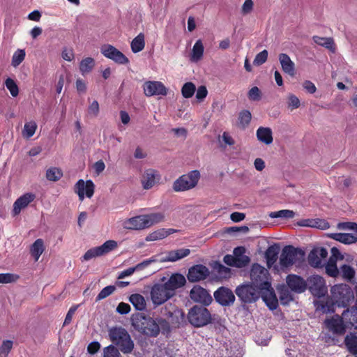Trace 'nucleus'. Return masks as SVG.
Listing matches in <instances>:
<instances>
[{"label": "nucleus", "instance_id": "obj_1", "mask_svg": "<svg viewBox=\"0 0 357 357\" xmlns=\"http://www.w3.org/2000/svg\"><path fill=\"white\" fill-rule=\"evenodd\" d=\"M268 271L259 264L252 265L250 271L251 283L262 291V299L271 310H275L278 305V300L271 284L268 280Z\"/></svg>", "mask_w": 357, "mask_h": 357}, {"label": "nucleus", "instance_id": "obj_2", "mask_svg": "<svg viewBox=\"0 0 357 357\" xmlns=\"http://www.w3.org/2000/svg\"><path fill=\"white\" fill-rule=\"evenodd\" d=\"M132 326L139 333L149 337H156L159 335V328L156 319L137 313L131 318Z\"/></svg>", "mask_w": 357, "mask_h": 357}, {"label": "nucleus", "instance_id": "obj_3", "mask_svg": "<svg viewBox=\"0 0 357 357\" xmlns=\"http://www.w3.org/2000/svg\"><path fill=\"white\" fill-rule=\"evenodd\" d=\"M111 341L118 346L123 354H130L135 344L128 332L122 327H114L109 331Z\"/></svg>", "mask_w": 357, "mask_h": 357}, {"label": "nucleus", "instance_id": "obj_4", "mask_svg": "<svg viewBox=\"0 0 357 357\" xmlns=\"http://www.w3.org/2000/svg\"><path fill=\"white\" fill-rule=\"evenodd\" d=\"M304 252L299 248L292 245H287L283 248L279 258L280 265L282 269L289 268L294 264L303 261Z\"/></svg>", "mask_w": 357, "mask_h": 357}, {"label": "nucleus", "instance_id": "obj_5", "mask_svg": "<svg viewBox=\"0 0 357 357\" xmlns=\"http://www.w3.org/2000/svg\"><path fill=\"white\" fill-rule=\"evenodd\" d=\"M235 294L239 300L244 303H252L262 298V291L251 282L238 285L235 289Z\"/></svg>", "mask_w": 357, "mask_h": 357}, {"label": "nucleus", "instance_id": "obj_6", "mask_svg": "<svg viewBox=\"0 0 357 357\" xmlns=\"http://www.w3.org/2000/svg\"><path fill=\"white\" fill-rule=\"evenodd\" d=\"M188 319L193 326L203 327L211 323V314L205 307L195 305L189 310Z\"/></svg>", "mask_w": 357, "mask_h": 357}, {"label": "nucleus", "instance_id": "obj_7", "mask_svg": "<svg viewBox=\"0 0 357 357\" xmlns=\"http://www.w3.org/2000/svg\"><path fill=\"white\" fill-rule=\"evenodd\" d=\"M331 293L334 302L339 306H347L354 298L351 288L346 284L334 285L331 287Z\"/></svg>", "mask_w": 357, "mask_h": 357}, {"label": "nucleus", "instance_id": "obj_8", "mask_svg": "<svg viewBox=\"0 0 357 357\" xmlns=\"http://www.w3.org/2000/svg\"><path fill=\"white\" fill-rule=\"evenodd\" d=\"M200 178L199 172L193 170L187 174H183L177 178L173 183V190L175 192L186 191L195 188Z\"/></svg>", "mask_w": 357, "mask_h": 357}, {"label": "nucleus", "instance_id": "obj_9", "mask_svg": "<svg viewBox=\"0 0 357 357\" xmlns=\"http://www.w3.org/2000/svg\"><path fill=\"white\" fill-rule=\"evenodd\" d=\"M348 310L342 313V317L335 315L331 319L325 321V324L330 331L337 335H342L346 333L347 328L354 326L351 322H345L344 319L347 314Z\"/></svg>", "mask_w": 357, "mask_h": 357}, {"label": "nucleus", "instance_id": "obj_10", "mask_svg": "<svg viewBox=\"0 0 357 357\" xmlns=\"http://www.w3.org/2000/svg\"><path fill=\"white\" fill-rule=\"evenodd\" d=\"M172 296L174 295L165 283L155 284L151 288V297L155 305H162Z\"/></svg>", "mask_w": 357, "mask_h": 357}, {"label": "nucleus", "instance_id": "obj_11", "mask_svg": "<svg viewBox=\"0 0 357 357\" xmlns=\"http://www.w3.org/2000/svg\"><path fill=\"white\" fill-rule=\"evenodd\" d=\"M327 256L328 251L326 248L321 247L314 248L308 255V263L314 268L322 267L325 264Z\"/></svg>", "mask_w": 357, "mask_h": 357}, {"label": "nucleus", "instance_id": "obj_12", "mask_svg": "<svg viewBox=\"0 0 357 357\" xmlns=\"http://www.w3.org/2000/svg\"><path fill=\"white\" fill-rule=\"evenodd\" d=\"M190 297L195 303L209 305L213 298L208 291L199 285H195L190 291Z\"/></svg>", "mask_w": 357, "mask_h": 357}, {"label": "nucleus", "instance_id": "obj_13", "mask_svg": "<svg viewBox=\"0 0 357 357\" xmlns=\"http://www.w3.org/2000/svg\"><path fill=\"white\" fill-rule=\"evenodd\" d=\"M309 289L311 293L318 297H322L327 293V287L324 279L319 275H312L309 280Z\"/></svg>", "mask_w": 357, "mask_h": 357}, {"label": "nucleus", "instance_id": "obj_14", "mask_svg": "<svg viewBox=\"0 0 357 357\" xmlns=\"http://www.w3.org/2000/svg\"><path fill=\"white\" fill-rule=\"evenodd\" d=\"M144 93L147 97L153 96H166L167 89L159 81H146L143 84Z\"/></svg>", "mask_w": 357, "mask_h": 357}, {"label": "nucleus", "instance_id": "obj_15", "mask_svg": "<svg viewBox=\"0 0 357 357\" xmlns=\"http://www.w3.org/2000/svg\"><path fill=\"white\" fill-rule=\"evenodd\" d=\"M100 52L105 57L113 60L116 63L126 64L129 62L128 59L121 52L111 45H102Z\"/></svg>", "mask_w": 357, "mask_h": 357}, {"label": "nucleus", "instance_id": "obj_16", "mask_svg": "<svg viewBox=\"0 0 357 357\" xmlns=\"http://www.w3.org/2000/svg\"><path fill=\"white\" fill-rule=\"evenodd\" d=\"M215 300L222 306H230L235 301L233 291L225 287H219L213 294Z\"/></svg>", "mask_w": 357, "mask_h": 357}, {"label": "nucleus", "instance_id": "obj_17", "mask_svg": "<svg viewBox=\"0 0 357 357\" xmlns=\"http://www.w3.org/2000/svg\"><path fill=\"white\" fill-rule=\"evenodd\" d=\"M95 185L92 181H84L79 179L75 185V192L78 195L79 199L83 201L84 196L91 198L94 193Z\"/></svg>", "mask_w": 357, "mask_h": 357}, {"label": "nucleus", "instance_id": "obj_18", "mask_svg": "<svg viewBox=\"0 0 357 357\" xmlns=\"http://www.w3.org/2000/svg\"><path fill=\"white\" fill-rule=\"evenodd\" d=\"M209 273L210 271L206 266L197 264L189 268L187 278L191 282H197L205 280Z\"/></svg>", "mask_w": 357, "mask_h": 357}, {"label": "nucleus", "instance_id": "obj_19", "mask_svg": "<svg viewBox=\"0 0 357 357\" xmlns=\"http://www.w3.org/2000/svg\"><path fill=\"white\" fill-rule=\"evenodd\" d=\"M286 282L288 287L295 293L301 294L305 291L307 283L301 276L289 274L287 276Z\"/></svg>", "mask_w": 357, "mask_h": 357}, {"label": "nucleus", "instance_id": "obj_20", "mask_svg": "<svg viewBox=\"0 0 357 357\" xmlns=\"http://www.w3.org/2000/svg\"><path fill=\"white\" fill-rule=\"evenodd\" d=\"M35 199L36 195L32 192L25 193L20 197L13 204V215L15 216L18 215L22 209L25 208Z\"/></svg>", "mask_w": 357, "mask_h": 357}, {"label": "nucleus", "instance_id": "obj_21", "mask_svg": "<svg viewBox=\"0 0 357 357\" xmlns=\"http://www.w3.org/2000/svg\"><path fill=\"white\" fill-rule=\"evenodd\" d=\"M160 178L158 172L153 169H146L142 175V183L144 189L151 188Z\"/></svg>", "mask_w": 357, "mask_h": 357}, {"label": "nucleus", "instance_id": "obj_22", "mask_svg": "<svg viewBox=\"0 0 357 357\" xmlns=\"http://www.w3.org/2000/svg\"><path fill=\"white\" fill-rule=\"evenodd\" d=\"M125 228L128 229H143L148 228L145 215H138L126 220L124 224Z\"/></svg>", "mask_w": 357, "mask_h": 357}, {"label": "nucleus", "instance_id": "obj_23", "mask_svg": "<svg viewBox=\"0 0 357 357\" xmlns=\"http://www.w3.org/2000/svg\"><path fill=\"white\" fill-rule=\"evenodd\" d=\"M190 253V249L181 248L174 250H171L166 253V255L162 258L161 261L162 262H174L180 260Z\"/></svg>", "mask_w": 357, "mask_h": 357}, {"label": "nucleus", "instance_id": "obj_24", "mask_svg": "<svg viewBox=\"0 0 357 357\" xmlns=\"http://www.w3.org/2000/svg\"><path fill=\"white\" fill-rule=\"evenodd\" d=\"M185 282L186 280L183 275L180 273H174L172 274L165 283L174 296L175 290L184 286Z\"/></svg>", "mask_w": 357, "mask_h": 357}, {"label": "nucleus", "instance_id": "obj_25", "mask_svg": "<svg viewBox=\"0 0 357 357\" xmlns=\"http://www.w3.org/2000/svg\"><path fill=\"white\" fill-rule=\"evenodd\" d=\"M278 59L284 73L294 76L295 75V64L290 57L287 54L281 53L278 56Z\"/></svg>", "mask_w": 357, "mask_h": 357}, {"label": "nucleus", "instance_id": "obj_26", "mask_svg": "<svg viewBox=\"0 0 357 357\" xmlns=\"http://www.w3.org/2000/svg\"><path fill=\"white\" fill-rule=\"evenodd\" d=\"M298 225L302 227H315L321 229L329 228V223L322 219H305L299 222Z\"/></svg>", "mask_w": 357, "mask_h": 357}, {"label": "nucleus", "instance_id": "obj_27", "mask_svg": "<svg viewBox=\"0 0 357 357\" xmlns=\"http://www.w3.org/2000/svg\"><path fill=\"white\" fill-rule=\"evenodd\" d=\"M257 139L266 144H271L273 142V132L270 128L259 127L256 132Z\"/></svg>", "mask_w": 357, "mask_h": 357}, {"label": "nucleus", "instance_id": "obj_28", "mask_svg": "<svg viewBox=\"0 0 357 357\" xmlns=\"http://www.w3.org/2000/svg\"><path fill=\"white\" fill-rule=\"evenodd\" d=\"M329 237L342 243L349 245L357 241V236L347 233H333Z\"/></svg>", "mask_w": 357, "mask_h": 357}, {"label": "nucleus", "instance_id": "obj_29", "mask_svg": "<svg viewBox=\"0 0 357 357\" xmlns=\"http://www.w3.org/2000/svg\"><path fill=\"white\" fill-rule=\"evenodd\" d=\"M176 232L174 229H159L151 234L146 237V241H154L157 240L163 239L169 235Z\"/></svg>", "mask_w": 357, "mask_h": 357}, {"label": "nucleus", "instance_id": "obj_30", "mask_svg": "<svg viewBox=\"0 0 357 357\" xmlns=\"http://www.w3.org/2000/svg\"><path fill=\"white\" fill-rule=\"evenodd\" d=\"M279 254V248L276 245L268 248L265 252V258L268 267H271L277 261Z\"/></svg>", "mask_w": 357, "mask_h": 357}, {"label": "nucleus", "instance_id": "obj_31", "mask_svg": "<svg viewBox=\"0 0 357 357\" xmlns=\"http://www.w3.org/2000/svg\"><path fill=\"white\" fill-rule=\"evenodd\" d=\"M344 344L348 351L357 355V336L355 333H349L344 338Z\"/></svg>", "mask_w": 357, "mask_h": 357}, {"label": "nucleus", "instance_id": "obj_32", "mask_svg": "<svg viewBox=\"0 0 357 357\" xmlns=\"http://www.w3.org/2000/svg\"><path fill=\"white\" fill-rule=\"evenodd\" d=\"M129 301L137 310L142 311L146 309V303L142 295L133 294L130 296Z\"/></svg>", "mask_w": 357, "mask_h": 357}, {"label": "nucleus", "instance_id": "obj_33", "mask_svg": "<svg viewBox=\"0 0 357 357\" xmlns=\"http://www.w3.org/2000/svg\"><path fill=\"white\" fill-rule=\"evenodd\" d=\"M203 54L204 45L202 41L199 39L196 41L192 47L190 60L193 62H197L202 58Z\"/></svg>", "mask_w": 357, "mask_h": 357}, {"label": "nucleus", "instance_id": "obj_34", "mask_svg": "<svg viewBox=\"0 0 357 357\" xmlns=\"http://www.w3.org/2000/svg\"><path fill=\"white\" fill-rule=\"evenodd\" d=\"M44 242L41 238L37 239L31 247V253L34 257L35 261H37L39 257L44 252Z\"/></svg>", "mask_w": 357, "mask_h": 357}, {"label": "nucleus", "instance_id": "obj_35", "mask_svg": "<svg viewBox=\"0 0 357 357\" xmlns=\"http://www.w3.org/2000/svg\"><path fill=\"white\" fill-rule=\"evenodd\" d=\"M131 50L134 53H137L144 50L145 47L144 35L139 33L131 42Z\"/></svg>", "mask_w": 357, "mask_h": 357}, {"label": "nucleus", "instance_id": "obj_36", "mask_svg": "<svg viewBox=\"0 0 357 357\" xmlns=\"http://www.w3.org/2000/svg\"><path fill=\"white\" fill-rule=\"evenodd\" d=\"M313 40L319 45L323 46L330 50L334 51V40L332 38H324L315 36Z\"/></svg>", "mask_w": 357, "mask_h": 357}, {"label": "nucleus", "instance_id": "obj_37", "mask_svg": "<svg viewBox=\"0 0 357 357\" xmlns=\"http://www.w3.org/2000/svg\"><path fill=\"white\" fill-rule=\"evenodd\" d=\"M278 290L281 304L287 305L293 300L292 295L287 287H280Z\"/></svg>", "mask_w": 357, "mask_h": 357}, {"label": "nucleus", "instance_id": "obj_38", "mask_svg": "<svg viewBox=\"0 0 357 357\" xmlns=\"http://www.w3.org/2000/svg\"><path fill=\"white\" fill-rule=\"evenodd\" d=\"M243 260L242 259H236V257H234V256L233 255H227L224 257L223 258V261L224 262L230 266H234V267H237V268H243L244 267V261H246V258L245 257H243Z\"/></svg>", "mask_w": 357, "mask_h": 357}, {"label": "nucleus", "instance_id": "obj_39", "mask_svg": "<svg viewBox=\"0 0 357 357\" xmlns=\"http://www.w3.org/2000/svg\"><path fill=\"white\" fill-rule=\"evenodd\" d=\"M95 66V61L91 57H87L80 62L79 70L82 75L89 73L93 68Z\"/></svg>", "mask_w": 357, "mask_h": 357}, {"label": "nucleus", "instance_id": "obj_40", "mask_svg": "<svg viewBox=\"0 0 357 357\" xmlns=\"http://www.w3.org/2000/svg\"><path fill=\"white\" fill-rule=\"evenodd\" d=\"M146 218V224L148 227L161 222L165 219V215L162 213H153L145 215Z\"/></svg>", "mask_w": 357, "mask_h": 357}, {"label": "nucleus", "instance_id": "obj_41", "mask_svg": "<svg viewBox=\"0 0 357 357\" xmlns=\"http://www.w3.org/2000/svg\"><path fill=\"white\" fill-rule=\"evenodd\" d=\"M340 274L344 279L351 281L354 278L356 271L351 266L344 264L340 266Z\"/></svg>", "mask_w": 357, "mask_h": 357}, {"label": "nucleus", "instance_id": "obj_42", "mask_svg": "<svg viewBox=\"0 0 357 357\" xmlns=\"http://www.w3.org/2000/svg\"><path fill=\"white\" fill-rule=\"evenodd\" d=\"M63 176L62 171L57 167H50L46 171V178L50 181H57Z\"/></svg>", "mask_w": 357, "mask_h": 357}, {"label": "nucleus", "instance_id": "obj_43", "mask_svg": "<svg viewBox=\"0 0 357 357\" xmlns=\"http://www.w3.org/2000/svg\"><path fill=\"white\" fill-rule=\"evenodd\" d=\"M251 118L252 115L250 111L243 110L242 112H241L238 115L239 126L243 128L247 127L251 121Z\"/></svg>", "mask_w": 357, "mask_h": 357}, {"label": "nucleus", "instance_id": "obj_44", "mask_svg": "<svg viewBox=\"0 0 357 357\" xmlns=\"http://www.w3.org/2000/svg\"><path fill=\"white\" fill-rule=\"evenodd\" d=\"M117 245L118 244L116 241L114 240H109L105 241L102 245L98 246V248L102 255H104L114 250L117 248Z\"/></svg>", "mask_w": 357, "mask_h": 357}, {"label": "nucleus", "instance_id": "obj_45", "mask_svg": "<svg viewBox=\"0 0 357 357\" xmlns=\"http://www.w3.org/2000/svg\"><path fill=\"white\" fill-rule=\"evenodd\" d=\"M269 216L272 218H286L290 219L293 218L295 216V213L291 210H280L275 212H271L269 214Z\"/></svg>", "mask_w": 357, "mask_h": 357}, {"label": "nucleus", "instance_id": "obj_46", "mask_svg": "<svg viewBox=\"0 0 357 357\" xmlns=\"http://www.w3.org/2000/svg\"><path fill=\"white\" fill-rule=\"evenodd\" d=\"M196 91L195 85L192 82L184 84L181 89L182 96L185 98H191Z\"/></svg>", "mask_w": 357, "mask_h": 357}, {"label": "nucleus", "instance_id": "obj_47", "mask_svg": "<svg viewBox=\"0 0 357 357\" xmlns=\"http://www.w3.org/2000/svg\"><path fill=\"white\" fill-rule=\"evenodd\" d=\"M183 312L182 310L175 309L172 312H169L167 316L171 319L170 321L173 324H177L180 323V320L183 318Z\"/></svg>", "mask_w": 357, "mask_h": 357}, {"label": "nucleus", "instance_id": "obj_48", "mask_svg": "<svg viewBox=\"0 0 357 357\" xmlns=\"http://www.w3.org/2000/svg\"><path fill=\"white\" fill-rule=\"evenodd\" d=\"M37 128V125L34 121H30L29 123H25L24 130H23V135L26 138L31 137Z\"/></svg>", "mask_w": 357, "mask_h": 357}, {"label": "nucleus", "instance_id": "obj_49", "mask_svg": "<svg viewBox=\"0 0 357 357\" xmlns=\"http://www.w3.org/2000/svg\"><path fill=\"white\" fill-rule=\"evenodd\" d=\"M25 51L24 50H17L13 56L12 66L14 67L18 66L25 58Z\"/></svg>", "mask_w": 357, "mask_h": 357}, {"label": "nucleus", "instance_id": "obj_50", "mask_svg": "<svg viewBox=\"0 0 357 357\" xmlns=\"http://www.w3.org/2000/svg\"><path fill=\"white\" fill-rule=\"evenodd\" d=\"M5 85L6 86V88L9 90L11 96L13 97H16L18 93H19V89H18V86L17 85V84L15 83V82L8 77L6 79L5 81Z\"/></svg>", "mask_w": 357, "mask_h": 357}, {"label": "nucleus", "instance_id": "obj_51", "mask_svg": "<svg viewBox=\"0 0 357 357\" xmlns=\"http://www.w3.org/2000/svg\"><path fill=\"white\" fill-rule=\"evenodd\" d=\"M116 287L113 285L107 286L103 288L100 292L98 294L96 298V301H100L107 296H110L115 291Z\"/></svg>", "mask_w": 357, "mask_h": 357}, {"label": "nucleus", "instance_id": "obj_52", "mask_svg": "<svg viewBox=\"0 0 357 357\" xmlns=\"http://www.w3.org/2000/svg\"><path fill=\"white\" fill-rule=\"evenodd\" d=\"M102 256L98 247L93 248L87 250L82 257L83 261H89L92 258Z\"/></svg>", "mask_w": 357, "mask_h": 357}, {"label": "nucleus", "instance_id": "obj_53", "mask_svg": "<svg viewBox=\"0 0 357 357\" xmlns=\"http://www.w3.org/2000/svg\"><path fill=\"white\" fill-rule=\"evenodd\" d=\"M156 320L157 324H158L159 333H160V331H162L163 334H167L170 332L171 328L169 322L168 321L162 318H158L156 319Z\"/></svg>", "mask_w": 357, "mask_h": 357}, {"label": "nucleus", "instance_id": "obj_54", "mask_svg": "<svg viewBox=\"0 0 357 357\" xmlns=\"http://www.w3.org/2000/svg\"><path fill=\"white\" fill-rule=\"evenodd\" d=\"M12 347L13 342L11 340H4L0 347V357H7Z\"/></svg>", "mask_w": 357, "mask_h": 357}, {"label": "nucleus", "instance_id": "obj_55", "mask_svg": "<svg viewBox=\"0 0 357 357\" xmlns=\"http://www.w3.org/2000/svg\"><path fill=\"white\" fill-rule=\"evenodd\" d=\"M248 96L252 101H259L261 98V93L257 86H253L249 90Z\"/></svg>", "mask_w": 357, "mask_h": 357}, {"label": "nucleus", "instance_id": "obj_56", "mask_svg": "<svg viewBox=\"0 0 357 357\" xmlns=\"http://www.w3.org/2000/svg\"><path fill=\"white\" fill-rule=\"evenodd\" d=\"M245 252V249L243 247H237L234 250V256L236 259H243V257L246 258V261H244V267L248 265L250 262V258L245 255L244 253Z\"/></svg>", "mask_w": 357, "mask_h": 357}, {"label": "nucleus", "instance_id": "obj_57", "mask_svg": "<svg viewBox=\"0 0 357 357\" xmlns=\"http://www.w3.org/2000/svg\"><path fill=\"white\" fill-rule=\"evenodd\" d=\"M268 51L266 50H264L263 51H261V52L258 53L254 61H253V64L255 66H261L262 65L263 63H264L266 60H267V58H268Z\"/></svg>", "mask_w": 357, "mask_h": 357}, {"label": "nucleus", "instance_id": "obj_58", "mask_svg": "<svg viewBox=\"0 0 357 357\" xmlns=\"http://www.w3.org/2000/svg\"><path fill=\"white\" fill-rule=\"evenodd\" d=\"M104 357H120L121 354L119 350L114 346L109 345L104 348Z\"/></svg>", "mask_w": 357, "mask_h": 357}, {"label": "nucleus", "instance_id": "obj_59", "mask_svg": "<svg viewBox=\"0 0 357 357\" xmlns=\"http://www.w3.org/2000/svg\"><path fill=\"white\" fill-rule=\"evenodd\" d=\"M19 279L17 275L13 273H0V283H10Z\"/></svg>", "mask_w": 357, "mask_h": 357}, {"label": "nucleus", "instance_id": "obj_60", "mask_svg": "<svg viewBox=\"0 0 357 357\" xmlns=\"http://www.w3.org/2000/svg\"><path fill=\"white\" fill-rule=\"evenodd\" d=\"M288 107L291 108V109H297L300 107V100L294 94H290L288 96Z\"/></svg>", "mask_w": 357, "mask_h": 357}, {"label": "nucleus", "instance_id": "obj_61", "mask_svg": "<svg viewBox=\"0 0 357 357\" xmlns=\"http://www.w3.org/2000/svg\"><path fill=\"white\" fill-rule=\"evenodd\" d=\"M254 3L252 0H245L242 8L241 13L243 15L250 13L253 10Z\"/></svg>", "mask_w": 357, "mask_h": 357}, {"label": "nucleus", "instance_id": "obj_62", "mask_svg": "<svg viewBox=\"0 0 357 357\" xmlns=\"http://www.w3.org/2000/svg\"><path fill=\"white\" fill-rule=\"evenodd\" d=\"M89 114L97 116L99 114V104L97 100H93L88 108Z\"/></svg>", "mask_w": 357, "mask_h": 357}, {"label": "nucleus", "instance_id": "obj_63", "mask_svg": "<svg viewBox=\"0 0 357 357\" xmlns=\"http://www.w3.org/2000/svg\"><path fill=\"white\" fill-rule=\"evenodd\" d=\"M208 91L206 87L205 86H200L197 90L196 98L198 100V101L201 102L206 97Z\"/></svg>", "mask_w": 357, "mask_h": 357}, {"label": "nucleus", "instance_id": "obj_64", "mask_svg": "<svg viewBox=\"0 0 357 357\" xmlns=\"http://www.w3.org/2000/svg\"><path fill=\"white\" fill-rule=\"evenodd\" d=\"M325 268L326 273L331 277L335 278L340 275V269L337 266L326 265Z\"/></svg>", "mask_w": 357, "mask_h": 357}]
</instances>
